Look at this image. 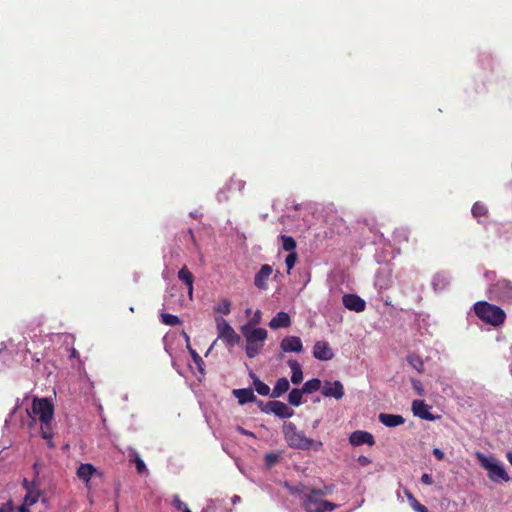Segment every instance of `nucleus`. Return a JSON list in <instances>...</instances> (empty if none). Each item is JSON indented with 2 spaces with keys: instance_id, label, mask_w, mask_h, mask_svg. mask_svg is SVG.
Returning a JSON list of instances; mask_svg holds the SVG:
<instances>
[{
  "instance_id": "1",
  "label": "nucleus",
  "mask_w": 512,
  "mask_h": 512,
  "mask_svg": "<svg viewBox=\"0 0 512 512\" xmlns=\"http://www.w3.org/2000/svg\"><path fill=\"white\" fill-rule=\"evenodd\" d=\"M282 433L287 445L292 449L297 450H321L323 443L319 440H314L305 435L302 430L292 422H284L282 426Z\"/></svg>"
},
{
  "instance_id": "2",
  "label": "nucleus",
  "mask_w": 512,
  "mask_h": 512,
  "mask_svg": "<svg viewBox=\"0 0 512 512\" xmlns=\"http://www.w3.org/2000/svg\"><path fill=\"white\" fill-rule=\"evenodd\" d=\"M241 333L246 340V355L249 358L256 357L264 347L268 332L264 328H256L250 323L241 327Z\"/></svg>"
},
{
  "instance_id": "3",
  "label": "nucleus",
  "mask_w": 512,
  "mask_h": 512,
  "mask_svg": "<svg viewBox=\"0 0 512 512\" xmlns=\"http://www.w3.org/2000/svg\"><path fill=\"white\" fill-rule=\"evenodd\" d=\"M475 456L480 465L487 471L488 477L491 481L508 482L510 480L504 466L494 456H486L481 452H476Z\"/></svg>"
},
{
  "instance_id": "4",
  "label": "nucleus",
  "mask_w": 512,
  "mask_h": 512,
  "mask_svg": "<svg viewBox=\"0 0 512 512\" xmlns=\"http://www.w3.org/2000/svg\"><path fill=\"white\" fill-rule=\"evenodd\" d=\"M474 312L481 320L493 326L503 324L506 317L505 312L500 307L485 301L475 303Z\"/></svg>"
},
{
  "instance_id": "5",
  "label": "nucleus",
  "mask_w": 512,
  "mask_h": 512,
  "mask_svg": "<svg viewBox=\"0 0 512 512\" xmlns=\"http://www.w3.org/2000/svg\"><path fill=\"white\" fill-rule=\"evenodd\" d=\"M29 415L34 414L38 416L44 428L51 427V422L54 417V406L47 398H35L33 400L31 411H27Z\"/></svg>"
},
{
  "instance_id": "6",
  "label": "nucleus",
  "mask_w": 512,
  "mask_h": 512,
  "mask_svg": "<svg viewBox=\"0 0 512 512\" xmlns=\"http://www.w3.org/2000/svg\"><path fill=\"white\" fill-rule=\"evenodd\" d=\"M303 507L306 512H331L336 505L330 501L323 500L313 489L303 495Z\"/></svg>"
},
{
  "instance_id": "7",
  "label": "nucleus",
  "mask_w": 512,
  "mask_h": 512,
  "mask_svg": "<svg viewBox=\"0 0 512 512\" xmlns=\"http://www.w3.org/2000/svg\"><path fill=\"white\" fill-rule=\"evenodd\" d=\"M214 319L219 339L225 341L229 346H234L240 342V336L222 316L215 315Z\"/></svg>"
},
{
  "instance_id": "8",
  "label": "nucleus",
  "mask_w": 512,
  "mask_h": 512,
  "mask_svg": "<svg viewBox=\"0 0 512 512\" xmlns=\"http://www.w3.org/2000/svg\"><path fill=\"white\" fill-rule=\"evenodd\" d=\"M262 411L269 414L272 413L279 418H290L293 416L294 411L281 401L268 402Z\"/></svg>"
},
{
  "instance_id": "9",
  "label": "nucleus",
  "mask_w": 512,
  "mask_h": 512,
  "mask_svg": "<svg viewBox=\"0 0 512 512\" xmlns=\"http://www.w3.org/2000/svg\"><path fill=\"white\" fill-rule=\"evenodd\" d=\"M491 293L504 302H512V285L507 280H499L493 285Z\"/></svg>"
},
{
  "instance_id": "10",
  "label": "nucleus",
  "mask_w": 512,
  "mask_h": 512,
  "mask_svg": "<svg viewBox=\"0 0 512 512\" xmlns=\"http://www.w3.org/2000/svg\"><path fill=\"white\" fill-rule=\"evenodd\" d=\"M321 393L324 397H332L336 400H340L345 394L344 386L338 380L333 382L326 381L321 389Z\"/></svg>"
},
{
  "instance_id": "11",
  "label": "nucleus",
  "mask_w": 512,
  "mask_h": 512,
  "mask_svg": "<svg viewBox=\"0 0 512 512\" xmlns=\"http://www.w3.org/2000/svg\"><path fill=\"white\" fill-rule=\"evenodd\" d=\"M313 356L318 360L328 361L334 357V353L328 342L317 341L313 346Z\"/></svg>"
},
{
  "instance_id": "12",
  "label": "nucleus",
  "mask_w": 512,
  "mask_h": 512,
  "mask_svg": "<svg viewBox=\"0 0 512 512\" xmlns=\"http://www.w3.org/2000/svg\"><path fill=\"white\" fill-rule=\"evenodd\" d=\"M342 302L347 309L355 312H362L366 307L365 301L355 294H345Z\"/></svg>"
},
{
  "instance_id": "13",
  "label": "nucleus",
  "mask_w": 512,
  "mask_h": 512,
  "mask_svg": "<svg viewBox=\"0 0 512 512\" xmlns=\"http://www.w3.org/2000/svg\"><path fill=\"white\" fill-rule=\"evenodd\" d=\"M280 348L283 352H296L299 353L303 350V344L297 336H286L280 343Z\"/></svg>"
},
{
  "instance_id": "14",
  "label": "nucleus",
  "mask_w": 512,
  "mask_h": 512,
  "mask_svg": "<svg viewBox=\"0 0 512 512\" xmlns=\"http://www.w3.org/2000/svg\"><path fill=\"white\" fill-rule=\"evenodd\" d=\"M349 441L354 446H360V445H363V444H367L369 446H372L375 443L373 435L371 433H369V432L362 431V430L354 431L350 435Z\"/></svg>"
},
{
  "instance_id": "15",
  "label": "nucleus",
  "mask_w": 512,
  "mask_h": 512,
  "mask_svg": "<svg viewBox=\"0 0 512 512\" xmlns=\"http://www.w3.org/2000/svg\"><path fill=\"white\" fill-rule=\"evenodd\" d=\"M273 269L270 265L264 264L261 266L260 270L257 272L254 278V284L261 290H266L268 287L267 281L271 276Z\"/></svg>"
},
{
  "instance_id": "16",
  "label": "nucleus",
  "mask_w": 512,
  "mask_h": 512,
  "mask_svg": "<svg viewBox=\"0 0 512 512\" xmlns=\"http://www.w3.org/2000/svg\"><path fill=\"white\" fill-rule=\"evenodd\" d=\"M430 407L423 400H414L412 402L413 414L421 419L433 421L436 419L429 411Z\"/></svg>"
},
{
  "instance_id": "17",
  "label": "nucleus",
  "mask_w": 512,
  "mask_h": 512,
  "mask_svg": "<svg viewBox=\"0 0 512 512\" xmlns=\"http://www.w3.org/2000/svg\"><path fill=\"white\" fill-rule=\"evenodd\" d=\"M269 327L273 330L287 328L291 325V318L286 312H278L269 322Z\"/></svg>"
},
{
  "instance_id": "18",
  "label": "nucleus",
  "mask_w": 512,
  "mask_h": 512,
  "mask_svg": "<svg viewBox=\"0 0 512 512\" xmlns=\"http://www.w3.org/2000/svg\"><path fill=\"white\" fill-rule=\"evenodd\" d=\"M378 419L383 425L390 428L400 426L405 422L401 415L388 413H380Z\"/></svg>"
},
{
  "instance_id": "19",
  "label": "nucleus",
  "mask_w": 512,
  "mask_h": 512,
  "mask_svg": "<svg viewBox=\"0 0 512 512\" xmlns=\"http://www.w3.org/2000/svg\"><path fill=\"white\" fill-rule=\"evenodd\" d=\"M233 395L238 399L240 405L257 401V398L252 389L249 388L234 389Z\"/></svg>"
},
{
  "instance_id": "20",
  "label": "nucleus",
  "mask_w": 512,
  "mask_h": 512,
  "mask_svg": "<svg viewBox=\"0 0 512 512\" xmlns=\"http://www.w3.org/2000/svg\"><path fill=\"white\" fill-rule=\"evenodd\" d=\"M288 365L292 372L291 382L293 384H299L303 380L301 365L296 360H289Z\"/></svg>"
},
{
  "instance_id": "21",
  "label": "nucleus",
  "mask_w": 512,
  "mask_h": 512,
  "mask_svg": "<svg viewBox=\"0 0 512 512\" xmlns=\"http://www.w3.org/2000/svg\"><path fill=\"white\" fill-rule=\"evenodd\" d=\"M290 384L287 378L282 377L276 381V384L271 392V397L278 398L289 390Z\"/></svg>"
},
{
  "instance_id": "22",
  "label": "nucleus",
  "mask_w": 512,
  "mask_h": 512,
  "mask_svg": "<svg viewBox=\"0 0 512 512\" xmlns=\"http://www.w3.org/2000/svg\"><path fill=\"white\" fill-rule=\"evenodd\" d=\"M96 472V468L88 463L81 464L79 468L77 469V476L85 481L86 483L89 482L92 475Z\"/></svg>"
},
{
  "instance_id": "23",
  "label": "nucleus",
  "mask_w": 512,
  "mask_h": 512,
  "mask_svg": "<svg viewBox=\"0 0 512 512\" xmlns=\"http://www.w3.org/2000/svg\"><path fill=\"white\" fill-rule=\"evenodd\" d=\"M129 451H130L129 456L131 457V460L134 461L138 473L143 474V473L147 472L146 465H145L144 461L141 459L138 452L132 448H130Z\"/></svg>"
},
{
  "instance_id": "24",
  "label": "nucleus",
  "mask_w": 512,
  "mask_h": 512,
  "mask_svg": "<svg viewBox=\"0 0 512 512\" xmlns=\"http://www.w3.org/2000/svg\"><path fill=\"white\" fill-rule=\"evenodd\" d=\"M24 486L27 489V494L24 497V503L29 506L34 505L39 499V492L30 489L27 480H24Z\"/></svg>"
},
{
  "instance_id": "25",
  "label": "nucleus",
  "mask_w": 512,
  "mask_h": 512,
  "mask_svg": "<svg viewBox=\"0 0 512 512\" xmlns=\"http://www.w3.org/2000/svg\"><path fill=\"white\" fill-rule=\"evenodd\" d=\"M321 388V381L318 378H313L305 382L302 390L306 394H311Z\"/></svg>"
},
{
  "instance_id": "26",
  "label": "nucleus",
  "mask_w": 512,
  "mask_h": 512,
  "mask_svg": "<svg viewBox=\"0 0 512 512\" xmlns=\"http://www.w3.org/2000/svg\"><path fill=\"white\" fill-rule=\"evenodd\" d=\"M304 394L302 389H293L288 395V401L293 406H300L302 403V395Z\"/></svg>"
},
{
  "instance_id": "27",
  "label": "nucleus",
  "mask_w": 512,
  "mask_h": 512,
  "mask_svg": "<svg viewBox=\"0 0 512 512\" xmlns=\"http://www.w3.org/2000/svg\"><path fill=\"white\" fill-rule=\"evenodd\" d=\"M178 278L183 281L187 286H192L194 278L192 273L187 269L186 266L182 267L178 272Z\"/></svg>"
},
{
  "instance_id": "28",
  "label": "nucleus",
  "mask_w": 512,
  "mask_h": 512,
  "mask_svg": "<svg viewBox=\"0 0 512 512\" xmlns=\"http://www.w3.org/2000/svg\"><path fill=\"white\" fill-rule=\"evenodd\" d=\"M407 361L419 373H422L424 371V363L418 355H415V354L409 355L407 357Z\"/></svg>"
},
{
  "instance_id": "29",
  "label": "nucleus",
  "mask_w": 512,
  "mask_h": 512,
  "mask_svg": "<svg viewBox=\"0 0 512 512\" xmlns=\"http://www.w3.org/2000/svg\"><path fill=\"white\" fill-rule=\"evenodd\" d=\"M254 388L261 396H267L270 394V387L262 382L258 377H255L254 379Z\"/></svg>"
},
{
  "instance_id": "30",
  "label": "nucleus",
  "mask_w": 512,
  "mask_h": 512,
  "mask_svg": "<svg viewBox=\"0 0 512 512\" xmlns=\"http://www.w3.org/2000/svg\"><path fill=\"white\" fill-rule=\"evenodd\" d=\"M281 240H282V247L285 251H288L290 253L295 252L296 241L294 240L293 237L287 236V235H282Z\"/></svg>"
},
{
  "instance_id": "31",
  "label": "nucleus",
  "mask_w": 512,
  "mask_h": 512,
  "mask_svg": "<svg viewBox=\"0 0 512 512\" xmlns=\"http://www.w3.org/2000/svg\"><path fill=\"white\" fill-rule=\"evenodd\" d=\"M214 310L219 314L228 315L231 312V302L228 299H223L214 307Z\"/></svg>"
},
{
  "instance_id": "32",
  "label": "nucleus",
  "mask_w": 512,
  "mask_h": 512,
  "mask_svg": "<svg viewBox=\"0 0 512 512\" xmlns=\"http://www.w3.org/2000/svg\"><path fill=\"white\" fill-rule=\"evenodd\" d=\"M161 320L164 324L169 326H175L181 323V320L178 316L168 313H162Z\"/></svg>"
},
{
  "instance_id": "33",
  "label": "nucleus",
  "mask_w": 512,
  "mask_h": 512,
  "mask_svg": "<svg viewBox=\"0 0 512 512\" xmlns=\"http://www.w3.org/2000/svg\"><path fill=\"white\" fill-rule=\"evenodd\" d=\"M41 436H42V438L47 440V445L49 448H54L55 445H54V442L52 441L53 433H52L51 427H47V428L41 427Z\"/></svg>"
},
{
  "instance_id": "34",
  "label": "nucleus",
  "mask_w": 512,
  "mask_h": 512,
  "mask_svg": "<svg viewBox=\"0 0 512 512\" xmlns=\"http://www.w3.org/2000/svg\"><path fill=\"white\" fill-rule=\"evenodd\" d=\"M486 212H487L486 207L479 202H476L472 207V214L474 217L484 216L486 214Z\"/></svg>"
},
{
  "instance_id": "35",
  "label": "nucleus",
  "mask_w": 512,
  "mask_h": 512,
  "mask_svg": "<svg viewBox=\"0 0 512 512\" xmlns=\"http://www.w3.org/2000/svg\"><path fill=\"white\" fill-rule=\"evenodd\" d=\"M432 284L435 289L437 287L444 288L448 284V280L444 275L438 274L434 277Z\"/></svg>"
},
{
  "instance_id": "36",
  "label": "nucleus",
  "mask_w": 512,
  "mask_h": 512,
  "mask_svg": "<svg viewBox=\"0 0 512 512\" xmlns=\"http://www.w3.org/2000/svg\"><path fill=\"white\" fill-rule=\"evenodd\" d=\"M297 258H298V256H297L296 252L289 253V255L286 257L285 264L287 266L288 273L294 267V265L297 261Z\"/></svg>"
},
{
  "instance_id": "37",
  "label": "nucleus",
  "mask_w": 512,
  "mask_h": 512,
  "mask_svg": "<svg viewBox=\"0 0 512 512\" xmlns=\"http://www.w3.org/2000/svg\"><path fill=\"white\" fill-rule=\"evenodd\" d=\"M172 503L177 510L186 512V509H189L188 506L181 501L178 495H174Z\"/></svg>"
},
{
  "instance_id": "38",
  "label": "nucleus",
  "mask_w": 512,
  "mask_h": 512,
  "mask_svg": "<svg viewBox=\"0 0 512 512\" xmlns=\"http://www.w3.org/2000/svg\"><path fill=\"white\" fill-rule=\"evenodd\" d=\"M409 499L411 501V505L412 507L414 508L415 511L417 512H428V509L421 505L413 496H409Z\"/></svg>"
},
{
  "instance_id": "39",
  "label": "nucleus",
  "mask_w": 512,
  "mask_h": 512,
  "mask_svg": "<svg viewBox=\"0 0 512 512\" xmlns=\"http://www.w3.org/2000/svg\"><path fill=\"white\" fill-rule=\"evenodd\" d=\"M190 354L193 358L194 363L199 367L200 370H202V365L204 364V361L201 358V356L194 349H190Z\"/></svg>"
},
{
  "instance_id": "40",
  "label": "nucleus",
  "mask_w": 512,
  "mask_h": 512,
  "mask_svg": "<svg viewBox=\"0 0 512 512\" xmlns=\"http://www.w3.org/2000/svg\"><path fill=\"white\" fill-rule=\"evenodd\" d=\"M413 389L417 392L419 396H423L425 391L422 383L419 380L412 379L411 381Z\"/></svg>"
},
{
  "instance_id": "41",
  "label": "nucleus",
  "mask_w": 512,
  "mask_h": 512,
  "mask_svg": "<svg viewBox=\"0 0 512 512\" xmlns=\"http://www.w3.org/2000/svg\"><path fill=\"white\" fill-rule=\"evenodd\" d=\"M0 512H16V507L11 502H7L0 507Z\"/></svg>"
},
{
  "instance_id": "42",
  "label": "nucleus",
  "mask_w": 512,
  "mask_h": 512,
  "mask_svg": "<svg viewBox=\"0 0 512 512\" xmlns=\"http://www.w3.org/2000/svg\"><path fill=\"white\" fill-rule=\"evenodd\" d=\"M421 482L425 485H432L433 484V478L430 474L424 473L421 476Z\"/></svg>"
},
{
  "instance_id": "43",
  "label": "nucleus",
  "mask_w": 512,
  "mask_h": 512,
  "mask_svg": "<svg viewBox=\"0 0 512 512\" xmlns=\"http://www.w3.org/2000/svg\"><path fill=\"white\" fill-rule=\"evenodd\" d=\"M317 494H319L321 497H324V496H327L330 492H331V489L327 486H325L324 488L322 489H313Z\"/></svg>"
},
{
  "instance_id": "44",
  "label": "nucleus",
  "mask_w": 512,
  "mask_h": 512,
  "mask_svg": "<svg viewBox=\"0 0 512 512\" xmlns=\"http://www.w3.org/2000/svg\"><path fill=\"white\" fill-rule=\"evenodd\" d=\"M357 461L363 467H365L371 463L370 459L366 456H359Z\"/></svg>"
},
{
  "instance_id": "45",
  "label": "nucleus",
  "mask_w": 512,
  "mask_h": 512,
  "mask_svg": "<svg viewBox=\"0 0 512 512\" xmlns=\"http://www.w3.org/2000/svg\"><path fill=\"white\" fill-rule=\"evenodd\" d=\"M433 455L438 459V460H443L444 459V452L442 450H440L439 448H434L433 449Z\"/></svg>"
},
{
  "instance_id": "46",
  "label": "nucleus",
  "mask_w": 512,
  "mask_h": 512,
  "mask_svg": "<svg viewBox=\"0 0 512 512\" xmlns=\"http://www.w3.org/2000/svg\"><path fill=\"white\" fill-rule=\"evenodd\" d=\"M261 317V312L259 310L256 311L254 318L249 322L251 325H256L259 323Z\"/></svg>"
},
{
  "instance_id": "47",
  "label": "nucleus",
  "mask_w": 512,
  "mask_h": 512,
  "mask_svg": "<svg viewBox=\"0 0 512 512\" xmlns=\"http://www.w3.org/2000/svg\"><path fill=\"white\" fill-rule=\"evenodd\" d=\"M16 512H30L29 505H26V503H23L22 505L16 507Z\"/></svg>"
},
{
  "instance_id": "48",
  "label": "nucleus",
  "mask_w": 512,
  "mask_h": 512,
  "mask_svg": "<svg viewBox=\"0 0 512 512\" xmlns=\"http://www.w3.org/2000/svg\"><path fill=\"white\" fill-rule=\"evenodd\" d=\"M237 430H238L241 434H243V435H247V436H254V434H253L252 432L247 431V430H245V429H244V428H242V427H238V428H237Z\"/></svg>"
},
{
  "instance_id": "49",
  "label": "nucleus",
  "mask_w": 512,
  "mask_h": 512,
  "mask_svg": "<svg viewBox=\"0 0 512 512\" xmlns=\"http://www.w3.org/2000/svg\"><path fill=\"white\" fill-rule=\"evenodd\" d=\"M266 458H267V461H268V463H269V464H272L273 462H275V461H276V456H275V455H272V454H268V455L266 456Z\"/></svg>"
},
{
  "instance_id": "50",
  "label": "nucleus",
  "mask_w": 512,
  "mask_h": 512,
  "mask_svg": "<svg viewBox=\"0 0 512 512\" xmlns=\"http://www.w3.org/2000/svg\"><path fill=\"white\" fill-rule=\"evenodd\" d=\"M231 500L233 504H237L241 501V498L238 495H234Z\"/></svg>"
},
{
  "instance_id": "51",
  "label": "nucleus",
  "mask_w": 512,
  "mask_h": 512,
  "mask_svg": "<svg viewBox=\"0 0 512 512\" xmlns=\"http://www.w3.org/2000/svg\"><path fill=\"white\" fill-rule=\"evenodd\" d=\"M187 287H188L189 298L192 299V297H193V285L192 286H187Z\"/></svg>"
},
{
  "instance_id": "52",
  "label": "nucleus",
  "mask_w": 512,
  "mask_h": 512,
  "mask_svg": "<svg viewBox=\"0 0 512 512\" xmlns=\"http://www.w3.org/2000/svg\"><path fill=\"white\" fill-rule=\"evenodd\" d=\"M182 335H183V337H184L185 342H186V343H190V337H189V335H188L186 332H184V331L182 332Z\"/></svg>"
},
{
  "instance_id": "53",
  "label": "nucleus",
  "mask_w": 512,
  "mask_h": 512,
  "mask_svg": "<svg viewBox=\"0 0 512 512\" xmlns=\"http://www.w3.org/2000/svg\"><path fill=\"white\" fill-rule=\"evenodd\" d=\"M507 459H508L509 463L512 465V453L509 452L507 454Z\"/></svg>"
},
{
  "instance_id": "54",
  "label": "nucleus",
  "mask_w": 512,
  "mask_h": 512,
  "mask_svg": "<svg viewBox=\"0 0 512 512\" xmlns=\"http://www.w3.org/2000/svg\"><path fill=\"white\" fill-rule=\"evenodd\" d=\"M257 402H258V405H259V407H260L261 409L265 407V405L263 404V402H262V401H257Z\"/></svg>"
},
{
  "instance_id": "55",
  "label": "nucleus",
  "mask_w": 512,
  "mask_h": 512,
  "mask_svg": "<svg viewBox=\"0 0 512 512\" xmlns=\"http://www.w3.org/2000/svg\"><path fill=\"white\" fill-rule=\"evenodd\" d=\"M251 378L254 380L257 377L253 372L250 373Z\"/></svg>"
},
{
  "instance_id": "56",
  "label": "nucleus",
  "mask_w": 512,
  "mask_h": 512,
  "mask_svg": "<svg viewBox=\"0 0 512 512\" xmlns=\"http://www.w3.org/2000/svg\"><path fill=\"white\" fill-rule=\"evenodd\" d=\"M251 378L254 380L257 377L253 372L250 373Z\"/></svg>"
},
{
  "instance_id": "57",
  "label": "nucleus",
  "mask_w": 512,
  "mask_h": 512,
  "mask_svg": "<svg viewBox=\"0 0 512 512\" xmlns=\"http://www.w3.org/2000/svg\"><path fill=\"white\" fill-rule=\"evenodd\" d=\"M189 233H190V236H191L192 240H194V235H193L192 230H190Z\"/></svg>"
},
{
  "instance_id": "58",
  "label": "nucleus",
  "mask_w": 512,
  "mask_h": 512,
  "mask_svg": "<svg viewBox=\"0 0 512 512\" xmlns=\"http://www.w3.org/2000/svg\"><path fill=\"white\" fill-rule=\"evenodd\" d=\"M186 346H187V349L190 351V349H192V347L190 346V343H186Z\"/></svg>"
},
{
  "instance_id": "59",
  "label": "nucleus",
  "mask_w": 512,
  "mask_h": 512,
  "mask_svg": "<svg viewBox=\"0 0 512 512\" xmlns=\"http://www.w3.org/2000/svg\"><path fill=\"white\" fill-rule=\"evenodd\" d=\"M319 421H315L314 423V427H316L318 425Z\"/></svg>"
},
{
  "instance_id": "60",
  "label": "nucleus",
  "mask_w": 512,
  "mask_h": 512,
  "mask_svg": "<svg viewBox=\"0 0 512 512\" xmlns=\"http://www.w3.org/2000/svg\"><path fill=\"white\" fill-rule=\"evenodd\" d=\"M240 187L243 188L244 187V183L240 182Z\"/></svg>"
}]
</instances>
